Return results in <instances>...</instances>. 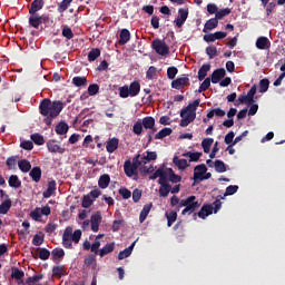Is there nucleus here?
Instances as JSON below:
<instances>
[{
  "mask_svg": "<svg viewBox=\"0 0 285 285\" xmlns=\"http://www.w3.org/2000/svg\"><path fill=\"white\" fill-rule=\"evenodd\" d=\"M63 107L65 105L59 100L43 99L39 106L40 114L46 117L43 122L48 127L52 126V119L59 116Z\"/></svg>",
  "mask_w": 285,
  "mask_h": 285,
  "instance_id": "1",
  "label": "nucleus"
},
{
  "mask_svg": "<svg viewBox=\"0 0 285 285\" xmlns=\"http://www.w3.org/2000/svg\"><path fill=\"white\" fill-rule=\"evenodd\" d=\"M200 104V99H196L194 102L189 104L186 108L180 111V127H187L190 122L196 119V110Z\"/></svg>",
  "mask_w": 285,
  "mask_h": 285,
  "instance_id": "2",
  "label": "nucleus"
},
{
  "mask_svg": "<svg viewBox=\"0 0 285 285\" xmlns=\"http://www.w3.org/2000/svg\"><path fill=\"white\" fill-rule=\"evenodd\" d=\"M81 230L77 229L72 233V227L68 226L62 235V246L67 249H71L72 248V242L75 244H78L80 238H81Z\"/></svg>",
  "mask_w": 285,
  "mask_h": 285,
  "instance_id": "3",
  "label": "nucleus"
},
{
  "mask_svg": "<svg viewBox=\"0 0 285 285\" xmlns=\"http://www.w3.org/2000/svg\"><path fill=\"white\" fill-rule=\"evenodd\" d=\"M181 207H185V209L181 212L183 215H191L197 208L200 207V203L196 200V196H189L186 199H181L180 204L177 206V212H179Z\"/></svg>",
  "mask_w": 285,
  "mask_h": 285,
  "instance_id": "4",
  "label": "nucleus"
},
{
  "mask_svg": "<svg viewBox=\"0 0 285 285\" xmlns=\"http://www.w3.org/2000/svg\"><path fill=\"white\" fill-rule=\"evenodd\" d=\"M119 97L126 99L128 97H136L140 92V83L138 81H134L130 86H122L118 89Z\"/></svg>",
  "mask_w": 285,
  "mask_h": 285,
  "instance_id": "5",
  "label": "nucleus"
},
{
  "mask_svg": "<svg viewBox=\"0 0 285 285\" xmlns=\"http://www.w3.org/2000/svg\"><path fill=\"white\" fill-rule=\"evenodd\" d=\"M139 157H140V155L136 156L134 158L132 163L130 160L125 161L124 170L128 177H135V179H137L138 168H139V166L142 165L139 160Z\"/></svg>",
  "mask_w": 285,
  "mask_h": 285,
  "instance_id": "6",
  "label": "nucleus"
},
{
  "mask_svg": "<svg viewBox=\"0 0 285 285\" xmlns=\"http://www.w3.org/2000/svg\"><path fill=\"white\" fill-rule=\"evenodd\" d=\"M159 177L158 183L160 184V186H170L167 181H168V174L167 170L163 167L158 168L151 176H149L150 180H155L156 178Z\"/></svg>",
  "mask_w": 285,
  "mask_h": 285,
  "instance_id": "7",
  "label": "nucleus"
},
{
  "mask_svg": "<svg viewBox=\"0 0 285 285\" xmlns=\"http://www.w3.org/2000/svg\"><path fill=\"white\" fill-rule=\"evenodd\" d=\"M151 48L156 51V53L160 56H167L169 53V47L164 40H154L151 43Z\"/></svg>",
  "mask_w": 285,
  "mask_h": 285,
  "instance_id": "8",
  "label": "nucleus"
},
{
  "mask_svg": "<svg viewBox=\"0 0 285 285\" xmlns=\"http://www.w3.org/2000/svg\"><path fill=\"white\" fill-rule=\"evenodd\" d=\"M207 173V167L205 164L198 165L194 169V181L198 184L204 180V175Z\"/></svg>",
  "mask_w": 285,
  "mask_h": 285,
  "instance_id": "9",
  "label": "nucleus"
},
{
  "mask_svg": "<svg viewBox=\"0 0 285 285\" xmlns=\"http://www.w3.org/2000/svg\"><path fill=\"white\" fill-rule=\"evenodd\" d=\"M189 11L188 9H179L178 18L175 20L176 27L181 28L188 18Z\"/></svg>",
  "mask_w": 285,
  "mask_h": 285,
  "instance_id": "10",
  "label": "nucleus"
},
{
  "mask_svg": "<svg viewBox=\"0 0 285 285\" xmlns=\"http://www.w3.org/2000/svg\"><path fill=\"white\" fill-rule=\"evenodd\" d=\"M101 214L100 212L95 213L91 215L90 223H91V230L97 233L99 230V225L101 223Z\"/></svg>",
  "mask_w": 285,
  "mask_h": 285,
  "instance_id": "11",
  "label": "nucleus"
},
{
  "mask_svg": "<svg viewBox=\"0 0 285 285\" xmlns=\"http://www.w3.org/2000/svg\"><path fill=\"white\" fill-rule=\"evenodd\" d=\"M189 86V78L188 77H183V78H177L171 82V88L180 90L184 87Z\"/></svg>",
  "mask_w": 285,
  "mask_h": 285,
  "instance_id": "12",
  "label": "nucleus"
},
{
  "mask_svg": "<svg viewBox=\"0 0 285 285\" xmlns=\"http://www.w3.org/2000/svg\"><path fill=\"white\" fill-rule=\"evenodd\" d=\"M271 46L272 43L266 37H259L256 41V47L259 50H269Z\"/></svg>",
  "mask_w": 285,
  "mask_h": 285,
  "instance_id": "13",
  "label": "nucleus"
},
{
  "mask_svg": "<svg viewBox=\"0 0 285 285\" xmlns=\"http://www.w3.org/2000/svg\"><path fill=\"white\" fill-rule=\"evenodd\" d=\"M7 199L0 204V214L6 215L12 208V199L6 195Z\"/></svg>",
  "mask_w": 285,
  "mask_h": 285,
  "instance_id": "14",
  "label": "nucleus"
},
{
  "mask_svg": "<svg viewBox=\"0 0 285 285\" xmlns=\"http://www.w3.org/2000/svg\"><path fill=\"white\" fill-rule=\"evenodd\" d=\"M46 4V2H43V0H35L31 3V7L29 9V14H37V12L41 11V9H43V6Z\"/></svg>",
  "mask_w": 285,
  "mask_h": 285,
  "instance_id": "15",
  "label": "nucleus"
},
{
  "mask_svg": "<svg viewBox=\"0 0 285 285\" xmlns=\"http://www.w3.org/2000/svg\"><path fill=\"white\" fill-rule=\"evenodd\" d=\"M47 148L50 153H58V154H63L66 151L65 148L60 147L57 145L56 140H49L47 142Z\"/></svg>",
  "mask_w": 285,
  "mask_h": 285,
  "instance_id": "16",
  "label": "nucleus"
},
{
  "mask_svg": "<svg viewBox=\"0 0 285 285\" xmlns=\"http://www.w3.org/2000/svg\"><path fill=\"white\" fill-rule=\"evenodd\" d=\"M56 189H57V184H56V181H55V180H50V181L48 183L47 189L42 193V196H43L45 198H50V197H52V194L56 191Z\"/></svg>",
  "mask_w": 285,
  "mask_h": 285,
  "instance_id": "17",
  "label": "nucleus"
},
{
  "mask_svg": "<svg viewBox=\"0 0 285 285\" xmlns=\"http://www.w3.org/2000/svg\"><path fill=\"white\" fill-rule=\"evenodd\" d=\"M225 76H226L225 69H223V68L217 69L212 75V82L218 83Z\"/></svg>",
  "mask_w": 285,
  "mask_h": 285,
  "instance_id": "18",
  "label": "nucleus"
},
{
  "mask_svg": "<svg viewBox=\"0 0 285 285\" xmlns=\"http://www.w3.org/2000/svg\"><path fill=\"white\" fill-rule=\"evenodd\" d=\"M218 21L219 20L216 17L208 20L205 23L203 32L207 33L208 31H212V30L216 29L218 27Z\"/></svg>",
  "mask_w": 285,
  "mask_h": 285,
  "instance_id": "19",
  "label": "nucleus"
},
{
  "mask_svg": "<svg viewBox=\"0 0 285 285\" xmlns=\"http://www.w3.org/2000/svg\"><path fill=\"white\" fill-rule=\"evenodd\" d=\"M119 140L117 138H109L107 141L106 149L108 153L112 154L117 150Z\"/></svg>",
  "mask_w": 285,
  "mask_h": 285,
  "instance_id": "20",
  "label": "nucleus"
},
{
  "mask_svg": "<svg viewBox=\"0 0 285 285\" xmlns=\"http://www.w3.org/2000/svg\"><path fill=\"white\" fill-rule=\"evenodd\" d=\"M41 17L38 16L37 13L35 14H30L29 17V26L35 28V29H39V26H41Z\"/></svg>",
  "mask_w": 285,
  "mask_h": 285,
  "instance_id": "21",
  "label": "nucleus"
},
{
  "mask_svg": "<svg viewBox=\"0 0 285 285\" xmlns=\"http://www.w3.org/2000/svg\"><path fill=\"white\" fill-rule=\"evenodd\" d=\"M147 155L144 154L141 159L139 160L141 165H146L147 163H150L153 160L157 159V154L155 151H146Z\"/></svg>",
  "mask_w": 285,
  "mask_h": 285,
  "instance_id": "22",
  "label": "nucleus"
},
{
  "mask_svg": "<svg viewBox=\"0 0 285 285\" xmlns=\"http://www.w3.org/2000/svg\"><path fill=\"white\" fill-rule=\"evenodd\" d=\"M29 176L32 178L35 183L41 181V167H33L29 173Z\"/></svg>",
  "mask_w": 285,
  "mask_h": 285,
  "instance_id": "23",
  "label": "nucleus"
},
{
  "mask_svg": "<svg viewBox=\"0 0 285 285\" xmlns=\"http://www.w3.org/2000/svg\"><path fill=\"white\" fill-rule=\"evenodd\" d=\"M18 167L22 173H28L32 169V164L28 159H21L18 161Z\"/></svg>",
  "mask_w": 285,
  "mask_h": 285,
  "instance_id": "24",
  "label": "nucleus"
},
{
  "mask_svg": "<svg viewBox=\"0 0 285 285\" xmlns=\"http://www.w3.org/2000/svg\"><path fill=\"white\" fill-rule=\"evenodd\" d=\"M26 277V273L20 271L17 267H12L11 269V279H16V282L23 279Z\"/></svg>",
  "mask_w": 285,
  "mask_h": 285,
  "instance_id": "25",
  "label": "nucleus"
},
{
  "mask_svg": "<svg viewBox=\"0 0 285 285\" xmlns=\"http://www.w3.org/2000/svg\"><path fill=\"white\" fill-rule=\"evenodd\" d=\"M213 214V206L212 205H204L198 213V216L205 219L207 216Z\"/></svg>",
  "mask_w": 285,
  "mask_h": 285,
  "instance_id": "26",
  "label": "nucleus"
},
{
  "mask_svg": "<svg viewBox=\"0 0 285 285\" xmlns=\"http://www.w3.org/2000/svg\"><path fill=\"white\" fill-rule=\"evenodd\" d=\"M118 43L125 46L130 40V32L127 29H122L119 35Z\"/></svg>",
  "mask_w": 285,
  "mask_h": 285,
  "instance_id": "27",
  "label": "nucleus"
},
{
  "mask_svg": "<svg viewBox=\"0 0 285 285\" xmlns=\"http://www.w3.org/2000/svg\"><path fill=\"white\" fill-rule=\"evenodd\" d=\"M135 244H136V242H134L129 247H127L124 250L119 252L118 259L121 261L124 258L129 257L131 255V253H132Z\"/></svg>",
  "mask_w": 285,
  "mask_h": 285,
  "instance_id": "28",
  "label": "nucleus"
},
{
  "mask_svg": "<svg viewBox=\"0 0 285 285\" xmlns=\"http://www.w3.org/2000/svg\"><path fill=\"white\" fill-rule=\"evenodd\" d=\"M166 173H167L168 179L171 183L177 184L181 181V177L179 175H176L171 168H166Z\"/></svg>",
  "mask_w": 285,
  "mask_h": 285,
  "instance_id": "29",
  "label": "nucleus"
},
{
  "mask_svg": "<svg viewBox=\"0 0 285 285\" xmlns=\"http://www.w3.org/2000/svg\"><path fill=\"white\" fill-rule=\"evenodd\" d=\"M210 68H212V66L209 63H205L202 66V68L198 71V80L199 81H203L206 78Z\"/></svg>",
  "mask_w": 285,
  "mask_h": 285,
  "instance_id": "30",
  "label": "nucleus"
},
{
  "mask_svg": "<svg viewBox=\"0 0 285 285\" xmlns=\"http://www.w3.org/2000/svg\"><path fill=\"white\" fill-rule=\"evenodd\" d=\"M109 183H110V176L105 174V175H101L99 180H98V186L101 188V189H105L109 186Z\"/></svg>",
  "mask_w": 285,
  "mask_h": 285,
  "instance_id": "31",
  "label": "nucleus"
},
{
  "mask_svg": "<svg viewBox=\"0 0 285 285\" xmlns=\"http://www.w3.org/2000/svg\"><path fill=\"white\" fill-rule=\"evenodd\" d=\"M173 163L180 169L185 170L187 167H189V164L186 159H179L177 156L174 157Z\"/></svg>",
  "mask_w": 285,
  "mask_h": 285,
  "instance_id": "32",
  "label": "nucleus"
},
{
  "mask_svg": "<svg viewBox=\"0 0 285 285\" xmlns=\"http://www.w3.org/2000/svg\"><path fill=\"white\" fill-rule=\"evenodd\" d=\"M8 183H9V186L12 187V188L21 187V180H19V176H17V175H11L9 177Z\"/></svg>",
  "mask_w": 285,
  "mask_h": 285,
  "instance_id": "33",
  "label": "nucleus"
},
{
  "mask_svg": "<svg viewBox=\"0 0 285 285\" xmlns=\"http://www.w3.org/2000/svg\"><path fill=\"white\" fill-rule=\"evenodd\" d=\"M68 125L65 121H61L56 126L55 130L58 135H66L68 132Z\"/></svg>",
  "mask_w": 285,
  "mask_h": 285,
  "instance_id": "34",
  "label": "nucleus"
},
{
  "mask_svg": "<svg viewBox=\"0 0 285 285\" xmlns=\"http://www.w3.org/2000/svg\"><path fill=\"white\" fill-rule=\"evenodd\" d=\"M151 207H153L151 204L144 206V208H142V210L140 212V215H139V222H140V223H144V222L146 220V218H147V216H148V214H149Z\"/></svg>",
  "mask_w": 285,
  "mask_h": 285,
  "instance_id": "35",
  "label": "nucleus"
},
{
  "mask_svg": "<svg viewBox=\"0 0 285 285\" xmlns=\"http://www.w3.org/2000/svg\"><path fill=\"white\" fill-rule=\"evenodd\" d=\"M52 275L53 277H63V275H66V269H65V266L62 265H59V266H55L52 268Z\"/></svg>",
  "mask_w": 285,
  "mask_h": 285,
  "instance_id": "36",
  "label": "nucleus"
},
{
  "mask_svg": "<svg viewBox=\"0 0 285 285\" xmlns=\"http://www.w3.org/2000/svg\"><path fill=\"white\" fill-rule=\"evenodd\" d=\"M41 279H43V274L30 276L26 279V285H35L37 282H41Z\"/></svg>",
  "mask_w": 285,
  "mask_h": 285,
  "instance_id": "37",
  "label": "nucleus"
},
{
  "mask_svg": "<svg viewBox=\"0 0 285 285\" xmlns=\"http://www.w3.org/2000/svg\"><path fill=\"white\" fill-rule=\"evenodd\" d=\"M183 156L185 157H189V163H193V161H198L199 158L203 156V153H191V151H188V153H185Z\"/></svg>",
  "mask_w": 285,
  "mask_h": 285,
  "instance_id": "38",
  "label": "nucleus"
},
{
  "mask_svg": "<svg viewBox=\"0 0 285 285\" xmlns=\"http://www.w3.org/2000/svg\"><path fill=\"white\" fill-rule=\"evenodd\" d=\"M177 216H178L177 210L176 212L170 210V212L166 213V217H167V220H168V223H167L168 227H170L176 222Z\"/></svg>",
  "mask_w": 285,
  "mask_h": 285,
  "instance_id": "39",
  "label": "nucleus"
},
{
  "mask_svg": "<svg viewBox=\"0 0 285 285\" xmlns=\"http://www.w3.org/2000/svg\"><path fill=\"white\" fill-rule=\"evenodd\" d=\"M141 124L145 129H153L155 127V119L153 117H145Z\"/></svg>",
  "mask_w": 285,
  "mask_h": 285,
  "instance_id": "40",
  "label": "nucleus"
},
{
  "mask_svg": "<svg viewBox=\"0 0 285 285\" xmlns=\"http://www.w3.org/2000/svg\"><path fill=\"white\" fill-rule=\"evenodd\" d=\"M115 248V243H110V244H107L105 245L100 250H99V255L101 257H104L105 255L111 253Z\"/></svg>",
  "mask_w": 285,
  "mask_h": 285,
  "instance_id": "41",
  "label": "nucleus"
},
{
  "mask_svg": "<svg viewBox=\"0 0 285 285\" xmlns=\"http://www.w3.org/2000/svg\"><path fill=\"white\" fill-rule=\"evenodd\" d=\"M226 115V112L220 109V108H216V109H213L210 110L208 114H207V118L208 119H212L214 116H217V117H224Z\"/></svg>",
  "mask_w": 285,
  "mask_h": 285,
  "instance_id": "42",
  "label": "nucleus"
},
{
  "mask_svg": "<svg viewBox=\"0 0 285 285\" xmlns=\"http://www.w3.org/2000/svg\"><path fill=\"white\" fill-rule=\"evenodd\" d=\"M213 142H214L213 138H206L202 141V147L205 154H209Z\"/></svg>",
  "mask_w": 285,
  "mask_h": 285,
  "instance_id": "43",
  "label": "nucleus"
},
{
  "mask_svg": "<svg viewBox=\"0 0 285 285\" xmlns=\"http://www.w3.org/2000/svg\"><path fill=\"white\" fill-rule=\"evenodd\" d=\"M173 134V129L170 128H164L161 129L156 136H155V139H164L165 137L167 136H170Z\"/></svg>",
  "mask_w": 285,
  "mask_h": 285,
  "instance_id": "44",
  "label": "nucleus"
},
{
  "mask_svg": "<svg viewBox=\"0 0 285 285\" xmlns=\"http://www.w3.org/2000/svg\"><path fill=\"white\" fill-rule=\"evenodd\" d=\"M72 83L76 87H85L87 85V79H86V77H73Z\"/></svg>",
  "mask_w": 285,
  "mask_h": 285,
  "instance_id": "45",
  "label": "nucleus"
},
{
  "mask_svg": "<svg viewBox=\"0 0 285 285\" xmlns=\"http://www.w3.org/2000/svg\"><path fill=\"white\" fill-rule=\"evenodd\" d=\"M31 140L38 146L46 144V139L39 134L31 135Z\"/></svg>",
  "mask_w": 285,
  "mask_h": 285,
  "instance_id": "46",
  "label": "nucleus"
},
{
  "mask_svg": "<svg viewBox=\"0 0 285 285\" xmlns=\"http://www.w3.org/2000/svg\"><path fill=\"white\" fill-rule=\"evenodd\" d=\"M17 158H19L18 156H11L6 160V165L8 166L9 170L14 169V167L17 166Z\"/></svg>",
  "mask_w": 285,
  "mask_h": 285,
  "instance_id": "47",
  "label": "nucleus"
},
{
  "mask_svg": "<svg viewBox=\"0 0 285 285\" xmlns=\"http://www.w3.org/2000/svg\"><path fill=\"white\" fill-rule=\"evenodd\" d=\"M230 13H232V10L229 8H226V9L218 10L215 17L218 20H222L225 17L229 16Z\"/></svg>",
  "mask_w": 285,
  "mask_h": 285,
  "instance_id": "48",
  "label": "nucleus"
},
{
  "mask_svg": "<svg viewBox=\"0 0 285 285\" xmlns=\"http://www.w3.org/2000/svg\"><path fill=\"white\" fill-rule=\"evenodd\" d=\"M269 80L268 79H262L261 81H259V92H262V94H264V92H266L267 90H268V88H269Z\"/></svg>",
  "mask_w": 285,
  "mask_h": 285,
  "instance_id": "49",
  "label": "nucleus"
},
{
  "mask_svg": "<svg viewBox=\"0 0 285 285\" xmlns=\"http://www.w3.org/2000/svg\"><path fill=\"white\" fill-rule=\"evenodd\" d=\"M51 255H52V259L56 261V259L62 258L65 256V252L62 248H55L52 249Z\"/></svg>",
  "mask_w": 285,
  "mask_h": 285,
  "instance_id": "50",
  "label": "nucleus"
},
{
  "mask_svg": "<svg viewBox=\"0 0 285 285\" xmlns=\"http://www.w3.org/2000/svg\"><path fill=\"white\" fill-rule=\"evenodd\" d=\"M142 130H144V125L141 124L140 120H138V121L134 125L132 131H134L135 135L140 136L141 132H142Z\"/></svg>",
  "mask_w": 285,
  "mask_h": 285,
  "instance_id": "51",
  "label": "nucleus"
},
{
  "mask_svg": "<svg viewBox=\"0 0 285 285\" xmlns=\"http://www.w3.org/2000/svg\"><path fill=\"white\" fill-rule=\"evenodd\" d=\"M94 202H95V200L87 194V195H85L83 198H82L81 206H82L83 208H89V207L92 205Z\"/></svg>",
  "mask_w": 285,
  "mask_h": 285,
  "instance_id": "52",
  "label": "nucleus"
},
{
  "mask_svg": "<svg viewBox=\"0 0 285 285\" xmlns=\"http://www.w3.org/2000/svg\"><path fill=\"white\" fill-rule=\"evenodd\" d=\"M71 2H72V0H63V1H61L59 7H58V9H57L58 12L59 13L65 12L68 9V7L70 6Z\"/></svg>",
  "mask_w": 285,
  "mask_h": 285,
  "instance_id": "53",
  "label": "nucleus"
},
{
  "mask_svg": "<svg viewBox=\"0 0 285 285\" xmlns=\"http://www.w3.org/2000/svg\"><path fill=\"white\" fill-rule=\"evenodd\" d=\"M100 56V50L98 48L92 49L89 53H88V60L90 62L95 61L98 57Z\"/></svg>",
  "mask_w": 285,
  "mask_h": 285,
  "instance_id": "54",
  "label": "nucleus"
},
{
  "mask_svg": "<svg viewBox=\"0 0 285 285\" xmlns=\"http://www.w3.org/2000/svg\"><path fill=\"white\" fill-rule=\"evenodd\" d=\"M92 142H94L92 137H91L90 135H88V136H86V138L83 139L82 147L94 149V148H95V145H92Z\"/></svg>",
  "mask_w": 285,
  "mask_h": 285,
  "instance_id": "55",
  "label": "nucleus"
},
{
  "mask_svg": "<svg viewBox=\"0 0 285 285\" xmlns=\"http://www.w3.org/2000/svg\"><path fill=\"white\" fill-rule=\"evenodd\" d=\"M62 36L67 39V40H71L75 36H73V33H72V30L69 28V27H67V26H65L63 28H62Z\"/></svg>",
  "mask_w": 285,
  "mask_h": 285,
  "instance_id": "56",
  "label": "nucleus"
},
{
  "mask_svg": "<svg viewBox=\"0 0 285 285\" xmlns=\"http://www.w3.org/2000/svg\"><path fill=\"white\" fill-rule=\"evenodd\" d=\"M215 169H216L217 173H225L227 170L226 165L222 160H216L215 161Z\"/></svg>",
  "mask_w": 285,
  "mask_h": 285,
  "instance_id": "57",
  "label": "nucleus"
},
{
  "mask_svg": "<svg viewBox=\"0 0 285 285\" xmlns=\"http://www.w3.org/2000/svg\"><path fill=\"white\" fill-rule=\"evenodd\" d=\"M170 190H171V186L170 185L160 186V188H159L160 197H167L168 194L170 193Z\"/></svg>",
  "mask_w": 285,
  "mask_h": 285,
  "instance_id": "58",
  "label": "nucleus"
},
{
  "mask_svg": "<svg viewBox=\"0 0 285 285\" xmlns=\"http://www.w3.org/2000/svg\"><path fill=\"white\" fill-rule=\"evenodd\" d=\"M39 258L41 261H48V258H50V250H48L47 248H41L39 252Z\"/></svg>",
  "mask_w": 285,
  "mask_h": 285,
  "instance_id": "59",
  "label": "nucleus"
},
{
  "mask_svg": "<svg viewBox=\"0 0 285 285\" xmlns=\"http://www.w3.org/2000/svg\"><path fill=\"white\" fill-rule=\"evenodd\" d=\"M119 195L122 196L124 199H128L131 197V191L129 189H127L126 187H121L119 190H118Z\"/></svg>",
  "mask_w": 285,
  "mask_h": 285,
  "instance_id": "60",
  "label": "nucleus"
},
{
  "mask_svg": "<svg viewBox=\"0 0 285 285\" xmlns=\"http://www.w3.org/2000/svg\"><path fill=\"white\" fill-rule=\"evenodd\" d=\"M157 73V68L151 66L148 71L146 72V78L153 80Z\"/></svg>",
  "mask_w": 285,
  "mask_h": 285,
  "instance_id": "61",
  "label": "nucleus"
},
{
  "mask_svg": "<svg viewBox=\"0 0 285 285\" xmlns=\"http://www.w3.org/2000/svg\"><path fill=\"white\" fill-rule=\"evenodd\" d=\"M206 53L209 56L210 59H213L217 56V48L215 46L207 47Z\"/></svg>",
  "mask_w": 285,
  "mask_h": 285,
  "instance_id": "62",
  "label": "nucleus"
},
{
  "mask_svg": "<svg viewBox=\"0 0 285 285\" xmlns=\"http://www.w3.org/2000/svg\"><path fill=\"white\" fill-rule=\"evenodd\" d=\"M210 87V78H206L204 82L200 85L198 92H204Z\"/></svg>",
  "mask_w": 285,
  "mask_h": 285,
  "instance_id": "63",
  "label": "nucleus"
},
{
  "mask_svg": "<svg viewBox=\"0 0 285 285\" xmlns=\"http://www.w3.org/2000/svg\"><path fill=\"white\" fill-rule=\"evenodd\" d=\"M99 92V86L97 83L90 85L88 87V94L89 96H95Z\"/></svg>",
  "mask_w": 285,
  "mask_h": 285,
  "instance_id": "64",
  "label": "nucleus"
}]
</instances>
